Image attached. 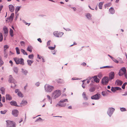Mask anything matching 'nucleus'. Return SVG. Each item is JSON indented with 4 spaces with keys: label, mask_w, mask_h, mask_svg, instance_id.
I'll list each match as a JSON object with an SVG mask.
<instances>
[{
    "label": "nucleus",
    "mask_w": 127,
    "mask_h": 127,
    "mask_svg": "<svg viewBox=\"0 0 127 127\" xmlns=\"http://www.w3.org/2000/svg\"><path fill=\"white\" fill-rule=\"evenodd\" d=\"M102 95L104 96L106 95V94L105 93V92L104 91H102Z\"/></svg>",
    "instance_id": "55"
},
{
    "label": "nucleus",
    "mask_w": 127,
    "mask_h": 127,
    "mask_svg": "<svg viewBox=\"0 0 127 127\" xmlns=\"http://www.w3.org/2000/svg\"><path fill=\"white\" fill-rule=\"evenodd\" d=\"M3 32H4V35L6 36L8 35V31L7 28L6 27H5L3 28Z\"/></svg>",
    "instance_id": "11"
},
{
    "label": "nucleus",
    "mask_w": 127,
    "mask_h": 127,
    "mask_svg": "<svg viewBox=\"0 0 127 127\" xmlns=\"http://www.w3.org/2000/svg\"><path fill=\"white\" fill-rule=\"evenodd\" d=\"M16 53L17 54H20V50L17 47H16L15 48Z\"/></svg>",
    "instance_id": "37"
},
{
    "label": "nucleus",
    "mask_w": 127,
    "mask_h": 127,
    "mask_svg": "<svg viewBox=\"0 0 127 127\" xmlns=\"http://www.w3.org/2000/svg\"><path fill=\"white\" fill-rule=\"evenodd\" d=\"M124 74V73H122V71H120V70L119 73L118 75L120 76H121L123 75Z\"/></svg>",
    "instance_id": "38"
},
{
    "label": "nucleus",
    "mask_w": 127,
    "mask_h": 127,
    "mask_svg": "<svg viewBox=\"0 0 127 127\" xmlns=\"http://www.w3.org/2000/svg\"><path fill=\"white\" fill-rule=\"evenodd\" d=\"M82 96L84 100H87L88 99V97L86 96L85 93V92L83 93L82 94Z\"/></svg>",
    "instance_id": "19"
},
{
    "label": "nucleus",
    "mask_w": 127,
    "mask_h": 127,
    "mask_svg": "<svg viewBox=\"0 0 127 127\" xmlns=\"http://www.w3.org/2000/svg\"><path fill=\"white\" fill-rule=\"evenodd\" d=\"M42 120V119H41L39 117L38 118V119H37L36 120V121H37L39 120V121H41Z\"/></svg>",
    "instance_id": "61"
},
{
    "label": "nucleus",
    "mask_w": 127,
    "mask_h": 127,
    "mask_svg": "<svg viewBox=\"0 0 127 127\" xmlns=\"http://www.w3.org/2000/svg\"><path fill=\"white\" fill-rule=\"evenodd\" d=\"M115 89L116 91L118 90H121L122 89L121 88L119 87H115Z\"/></svg>",
    "instance_id": "48"
},
{
    "label": "nucleus",
    "mask_w": 127,
    "mask_h": 127,
    "mask_svg": "<svg viewBox=\"0 0 127 127\" xmlns=\"http://www.w3.org/2000/svg\"><path fill=\"white\" fill-rule=\"evenodd\" d=\"M9 10L11 12H13L14 9V7L13 5L10 4L9 5Z\"/></svg>",
    "instance_id": "13"
},
{
    "label": "nucleus",
    "mask_w": 127,
    "mask_h": 127,
    "mask_svg": "<svg viewBox=\"0 0 127 127\" xmlns=\"http://www.w3.org/2000/svg\"><path fill=\"white\" fill-rule=\"evenodd\" d=\"M9 48V46L8 45H5L4 46V48H5V49H7Z\"/></svg>",
    "instance_id": "56"
},
{
    "label": "nucleus",
    "mask_w": 127,
    "mask_h": 127,
    "mask_svg": "<svg viewBox=\"0 0 127 127\" xmlns=\"http://www.w3.org/2000/svg\"><path fill=\"white\" fill-rule=\"evenodd\" d=\"M6 100H10L12 99V98L11 95L8 94H7L6 95Z\"/></svg>",
    "instance_id": "18"
},
{
    "label": "nucleus",
    "mask_w": 127,
    "mask_h": 127,
    "mask_svg": "<svg viewBox=\"0 0 127 127\" xmlns=\"http://www.w3.org/2000/svg\"><path fill=\"white\" fill-rule=\"evenodd\" d=\"M86 17L88 19H91V14L90 13H88L86 15Z\"/></svg>",
    "instance_id": "32"
},
{
    "label": "nucleus",
    "mask_w": 127,
    "mask_h": 127,
    "mask_svg": "<svg viewBox=\"0 0 127 127\" xmlns=\"http://www.w3.org/2000/svg\"><path fill=\"white\" fill-rule=\"evenodd\" d=\"M9 82L10 83H14V79L12 77V76L11 75L9 76Z\"/></svg>",
    "instance_id": "16"
},
{
    "label": "nucleus",
    "mask_w": 127,
    "mask_h": 127,
    "mask_svg": "<svg viewBox=\"0 0 127 127\" xmlns=\"http://www.w3.org/2000/svg\"><path fill=\"white\" fill-rule=\"evenodd\" d=\"M115 110V109L113 107L109 108L107 112V114L110 117H111Z\"/></svg>",
    "instance_id": "5"
},
{
    "label": "nucleus",
    "mask_w": 127,
    "mask_h": 127,
    "mask_svg": "<svg viewBox=\"0 0 127 127\" xmlns=\"http://www.w3.org/2000/svg\"><path fill=\"white\" fill-rule=\"evenodd\" d=\"M54 88L53 86L46 84L44 86L45 91L47 93H50L54 89Z\"/></svg>",
    "instance_id": "1"
},
{
    "label": "nucleus",
    "mask_w": 127,
    "mask_h": 127,
    "mask_svg": "<svg viewBox=\"0 0 127 127\" xmlns=\"http://www.w3.org/2000/svg\"><path fill=\"white\" fill-rule=\"evenodd\" d=\"M111 3H107L105 4V6L109 7L111 6Z\"/></svg>",
    "instance_id": "46"
},
{
    "label": "nucleus",
    "mask_w": 127,
    "mask_h": 127,
    "mask_svg": "<svg viewBox=\"0 0 127 127\" xmlns=\"http://www.w3.org/2000/svg\"><path fill=\"white\" fill-rule=\"evenodd\" d=\"M3 62L2 60L0 61V66H1L3 64Z\"/></svg>",
    "instance_id": "53"
},
{
    "label": "nucleus",
    "mask_w": 127,
    "mask_h": 127,
    "mask_svg": "<svg viewBox=\"0 0 127 127\" xmlns=\"http://www.w3.org/2000/svg\"><path fill=\"white\" fill-rule=\"evenodd\" d=\"M103 2H100L98 4V6L99 8L100 9H102V5L103 4Z\"/></svg>",
    "instance_id": "31"
},
{
    "label": "nucleus",
    "mask_w": 127,
    "mask_h": 127,
    "mask_svg": "<svg viewBox=\"0 0 127 127\" xmlns=\"http://www.w3.org/2000/svg\"><path fill=\"white\" fill-rule=\"evenodd\" d=\"M93 78H94V81L96 83H98L99 82V79L97 78L96 76H95L94 77H92Z\"/></svg>",
    "instance_id": "22"
},
{
    "label": "nucleus",
    "mask_w": 127,
    "mask_h": 127,
    "mask_svg": "<svg viewBox=\"0 0 127 127\" xmlns=\"http://www.w3.org/2000/svg\"><path fill=\"white\" fill-rule=\"evenodd\" d=\"M95 90V88L94 87H91L89 91L91 92H93Z\"/></svg>",
    "instance_id": "35"
},
{
    "label": "nucleus",
    "mask_w": 127,
    "mask_h": 127,
    "mask_svg": "<svg viewBox=\"0 0 127 127\" xmlns=\"http://www.w3.org/2000/svg\"><path fill=\"white\" fill-rule=\"evenodd\" d=\"M9 33L11 36L13 37L14 35L13 31L12 29H10L9 31Z\"/></svg>",
    "instance_id": "27"
},
{
    "label": "nucleus",
    "mask_w": 127,
    "mask_h": 127,
    "mask_svg": "<svg viewBox=\"0 0 127 127\" xmlns=\"http://www.w3.org/2000/svg\"><path fill=\"white\" fill-rule=\"evenodd\" d=\"M4 57L6 58H7V54L6 52H4Z\"/></svg>",
    "instance_id": "54"
},
{
    "label": "nucleus",
    "mask_w": 127,
    "mask_h": 127,
    "mask_svg": "<svg viewBox=\"0 0 127 127\" xmlns=\"http://www.w3.org/2000/svg\"><path fill=\"white\" fill-rule=\"evenodd\" d=\"M32 47L31 46L29 45L28 46L27 49V51H29L30 52H31L32 51Z\"/></svg>",
    "instance_id": "21"
},
{
    "label": "nucleus",
    "mask_w": 127,
    "mask_h": 127,
    "mask_svg": "<svg viewBox=\"0 0 127 127\" xmlns=\"http://www.w3.org/2000/svg\"><path fill=\"white\" fill-rule=\"evenodd\" d=\"M115 74L113 72H111L109 75V79L111 80L114 78Z\"/></svg>",
    "instance_id": "10"
},
{
    "label": "nucleus",
    "mask_w": 127,
    "mask_h": 127,
    "mask_svg": "<svg viewBox=\"0 0 127 127\" xmlns=\"http://www.w3.org/2000/svg\"><path fill=\"white\" fill-rule=\"evenodd\" d=\"M20 43L21 44V45L22 46H25V42L24 41H20Z\"/></svg>",
    "instance_id": "42"
},
{
    "label": "nucleus",
    "mask_w": 127,
    "mask_h": 127,
    "mask_svg": "<svg viewBox=\"0 0 127 127\" xmlns=\"http://www.w3.org/2000/svg\"><path fill=\"white\" fill-rule=\"evenodd\" d=\"M53 34L56 37H60L63 34V33L61 32L59 33L58 32L55 31L53 32Z\"/></svg>",
    "instance_id": "8"
},
{
    "label": "nucleus",
    "mask_w": 127,
    "mask_h": 127,
    "mask_svg": "<svg viewBox=\"0 0 127 127\" xmlns=\"http://www.w3.org/2000/svg\"><path fill=\"white\" fill-rule=\"evenodd\" d=\"M5 97H4L3 96L2 97V101L3 102H5Z\"/></svg>",
    "instance_id": "59"
},
{
    "label": "nucleus",
    "mask_w": 127,
    "mask_h": 127,
    "mask_svg": "<svg viewBox=\"0 0 127 127\" xmlns=\"http://www.w3.org/2000/svg\"><path fill=\"white\" fill-rule=\"evenodd\" d=\"M120 110L122 112L125 111H126V108L124 107L121 108Z\"/></svg>",
    "instance_id": "45"
},
{
    "label": "nucleus",
    "mask_w": 127,
    "mask_h": 127,
    "mask_svg": "<svg viewBox=\"0 0 127 127\" xmlns=\"http://www.w3.org/2000/svg\"><path fill=\"white\" fill-rule=\"evenodd\" d=\"M111 90L113 92H115L116 91L115 87H112Z\"/></svg>",
    "instance_id": "40"
},
{
    "label": "nucleus",
    "mask_w": 127,
    "mask_h": 127,
    "mask_svg": "<svg viewBox=\"0 0 127 127\" xmlns=\"http://www.w3.org/2000/svg\"><path fill=\"white\" fill-rule=\"evenodd\" d=\"M113 67L112 66H106L100 67V68L101 69L105 68H113Z\"/></svg>",
    "instance_id": "28"
},
{
    "label": "nucleus",
    "mask_w": 127,
    "mask_h": 127,
    "mask_svg": "<svg viewBox=\"0 0 127 127\" xmlns=\"http://www.w3.org/2000/svg\"><path fill=\"white\" fill-rule=\"evenodd\" d=\"M117 59L119 60L120 63H123V61L122 60V59L121 58L119 57Z\"/></svg>",
    "instance_id": "47"
},
{
    "label": "nucleus",
    "mask_w": 127,
    "mask_h": 127,
    "mask_svg": "<svg viewBox=\"0 0 127 127\" xmlns=\"http://www.w3.org/2000/svg\"><path fill=\"white\" fill-rule=\"evenodd\" d=\"M122 72H123L124 73L127 72V71L126 68L125 67H122L120 70Z\"/></svg>",
    "instance_id": "24"
},
{
    "label": "nucleus",
    "mask_w": 127,
    "mask_h": 127,
    "mask_svg": "<svg viewBox=\"0 0 127 127\" xmlns=\"http://www.w3.org/2000/svg\"><path fill=\"white\" fill-rule=\"evenodd\" d=\"M0 90L2 94H4L5 93V89L3 87H1L0 89Z\"/></svg>",
    "instance_id": "26"
},
{
    "label": "nucleus",
    "mask_w": 127,
    "mask_h": 127,
    "mask_svg": "<svg viewBox=\"0 0 127 127\" xmlns=\"http://www.w3.org/2000/svg\"><path fill=\"white\" fill-rule=\"evenodd\" d=\"M61 94V92L60 90H56L54 91L53 93L52 97L53 98L55 99L59 97Z\"/></svg>",
    "instance_id": "3"
},
{
    "label": "nucleus",
    "mask_w": 127,
    "mask_h": 127,
    "mask_svg": "<svg viewBox=\"0 0 127 127\" xmlns=\"http://www.w3.org/2000/svg\"><path fill=\"white\" fill-rule=\"evenodd\" d=\"M48 48L49 49L51 50H53L55 49V47H49Z\"/></svg>",
    "instance_id": "50"
},
{
    "label": "nucleus",
    "mask_w": 127,
    "mask_h": 127,
    "mask_svg": "<svg viewBox=\"0 0 127 127\" xmlns=\"http://www.w3.org/2000/svg\"><path fill=\"white\" fill-rule=\"evenodd\" d=\"M100 95L98 94H97L91 96V98L92 99L98 100L100 98Z\"/></svg>",
    "instance_id": "7"
},
{
    "label": "nucleus",
    "mask_w": 127,
    "mask_h": 127,
    "mask_svg": "<svg viewBox=\"0 0 127 127\" xmlns=\"http://www.w3.org/2000/svg\"><path fill=\"white\" fill-rule=\"evenodd\" d=\"M109 79L108 77H105L102 79L101 83L103 85L107 84L109 81Z\"/></svg>",
    "instance_id": "6"
},
{
    "label": "nucleus",
    "mask_w": 127,
    "mask_h": 127,
    "mask_svg": "<svg viewBox=\"0 0 127 127\" xmlns=\"http://www.w3.org/2000/svg\"><path fill=\"white\" fill-rule=\"evenodd\" d=\"M35 85L37 86H39V83L38 82H37L35 84Z\"/></svg>",
    "instance_id": "62"
},
{
    "label": "nucleus",
    "mask_w": 127,
    "mask_h": 127,
    "mask_svg": "<svg viewBox=\"0 0 127 127\" xmlns=\"http://www.w3.org/2000/svg\"><path fill=\"white\" fill-rule=\"evenodd\" d=\"M115 83L117 84V85L118 86H121L123 83V82L121 81L118 80L116 81Z\"/></svg>",
    "instance_id": "14"
},
{
    "label": "nucleus",
    "mask_w": 127,
    "mask_h": 127,
    "mask_svg": "<svg viewBox=\"0 0 127 127\" xmlns=\"http://www.w3.org/2000/svg\"><path fill=\"white\" fill-rule=\"evenodd\" d=\"M7 111V110H4L3 111H0V113L1 114H5Z\"/></svg>",
    "instance_id": "43"
},
{
    "label": "nucleus",
    "mask_w": 127,
    "mask_h": 127,
    "mask_svg": "<svg viewBox=\"0 0 127 127\" xmlns=\"http://www.w3.org/2000/svg\"><path fill=\"white\" fill-rule=\"evenodd\" d=\"M10 104L12 105L16 106H18L17 105L16 102L15 101H11L10 102Z\"/></svg>",
    "instance_id": "17"
},
{
    "label": "nucleus",
    "mask_w": 127,
    "mask_h": 127,
    "mask_svg": "<svg viewBox=\"0 0 127 127\" xmlns=\"http://www.w3.org/2000/svg\"><path fill=\"white\" fill-rule=\"evenodd\" d=\"M21 52L24 55H28L27 53L26 52L25 50L23 49H21Z\"/></svg>",
    "instance_id": "30"
},
{
    "label": "nucleus",
    "mask_w": 127,
    "mask_h": 127,
    "mask_svg": "<svg viewBox=\"0 0 127 127\" xmlns=\"http://www.w3.org/2000/svg\"><path fill=\"white\" fill-rule=\"evenodd\" d=\"M50 42H51V41L50 40H49L47 42V46H49L50 45Z\"/></svg>",
    "instance_id": "58"
},
{
    "label": "nucleus",
    "mask_w": 127,
    "mask_h": 127,
    "mask_svg": "<svg viewBox=\"0 0 127 127\" xmlns=\"http://www.w3.org/2000/svg\"><path fill=\"white\" fill-rule=\"evenodd\" d=\"M14 16V13H12L11 14V15L9 17L7 18V19H8L9 20H11L12 21L13 19V17Z\"/></svg>",
    "instance_id": "20"
},
{
    "label": "nucleus",
    "mask_w": 127,
    "mask_h": 127,
    "mask_svg": "<svg viewBox=\"0 0 127 127\" xmlns=\"http://www.w3.org/2000/svg\"><path fill=\"white\" fill-rule=\"evenodd\" d=\"M3 37L2 34L1 33H0V41L1 42L3 40Z\"/></svg>",
    "instance_id": "39"
},
{
    "label": "nucleus",
    "mask_w": 127,
    "mask_h": 127,
    "mask_svg": "<svg viewBox=\"0 0 127 127\" xmlns=\"http://www.w3.org/2000/svg\"><path fill=\"white\" fill-rule=\"evenodd\" d=\"M124 74L125 75V77L127 79V72L124 73Z\"/></svg>",
    "instance_id": "63"
},
{
    "label": "nucleus",
    "mask_w": 127,
    "mask_h": 127,
    "mask_svg": "<svg viewBox=\"0 0 127 127\" xmlns=\"http://www.w3.org/2000/svg\"><path fill=\"white\" fill-rule=\"evenodd\" d=\"M20 6H17V8H16V11H17V12H18L20 10Z\"/></svg>",
    "instance_id": "51"
},
{
    "label": "nucleus",
    "mask_w": 127,
    "mask_h": 127,
    "mask_svg": "<svg viewBox=\"0 0 127 127\" xmlns=\"http://www.w3.org/2000/svg\"><path fill=\"white\" fill-rule=\"evenodd\" d=\"M12 114L14 116L17 117L18 116L19 112L17 110L14 109L12 111Z\"/></svg>",
    "instance_id": "9"
},
{
    "label": "nucleus",
    "mask_w": 127,
    "mask_h": 127,
    "mask_svg": "<svg viewBox=\"0 0 127 127\" xmlns=\"http://www.w3.org/2000/svg\"><path fill=\"white\" fill-rule=\"evenodd\" d=\"M67 99H61L59 102H60L64 103L65 101H68Z\"/></svg>",
    "instance_id": "36"
},
{
    "label": "nucleus",
    "mask_w": 127,
    "mask_h": 127,
    "mask_svg": "<svg viewBox=\"0 0 127 127\" xmlns=\"http://www.w3.org/2000/svg\"><path fill=\"white\" fill-rule=\"evenodd\" d=\"M17 94L18 96L20 97H22L23 96V95L20 91L18 92Z\"/></svg>",
    "instance_id": "33"
},
{
    "label": "nucleus",
    "mask_w": 127,
    "mask_h": 127,
    "mask_svg": "<svg viewBox=\"0 0 127 127\" xmlns=\"http://www.w3.org/2000/svg\"><path fill=\"white\" fill-rule=\"evenodd\" d=\"M27 62L29 66H31L33 62V61L31 60H28Z\"/></svg>",
    "instance_id": "29"
},
{
    "label": "nucleus",
    "mask_w": 127,
    "mask_h": 127,
    "mask_svg": "<svg viewBox=\"0 0 127 127\" xmlns=\"http://www.w3.org/2000/svg\"><path fill=\"white\" fill-rule=\"evenodd\" d=\"M127 84V82L123 84L122 87L123 89H125V86Z\"/></svg>",
    "instance_id": "44"
},
{
    "label": "nucleus",
    "mask_w": 127,
    "mask_h": 127,
    "mask_svg": "<svg viewBox=\"0 0 127 127\" xmlns=\"http://www.w3.org/2000/svg\"><path fill=\"white\" fill-rule=\"evenodd\" d=\"M14 60L17 64H20L22 65H24V60L22 58H14Z\"/></svg>",
    "instance_id": "2"
},
{
    "label": "nucleus",
    "mask_w": 127,
    "mask_h": 127,
    "mask_svg": "<svg viewBox=\"0 0 127 127\" xmlns=\"http://www.w3.org/2000/svg\"><path fill=\"white\" fill-rule=\"evenodd\" d=\"M109 11L111 14H113L115 13V11L112 7H111L109 10Z\"/></svg>",
    "instance_id": "23"
},
{
    "label": "nucleus",
    "mask_w": 127,
    "mask_h": 127,
    "mask_svg": "<svg viewBox=\"0 0 127 127\" xmlns=\"http://www.w3.org/2000/svg\"><path fill=\"white\" fill-rule=\"evenodd\" d=\"M61 103L59 102V103L56 105V106L57 107H64L66 105L65 103Z\"/></svg>",
    "instance_id": "12"
},
{
    "label": "nucleus",
    "mask_w": 127,
    "mask_h": 127,
    "mask_svg": "<svg viewBox=\"0 0 127 127\" xmlns=\"http://www.w3.org/2000/svg\"><path fill=\"white\" fill-rule=\"evenodd\" d=\"M13 70L14 72L16 74H17L18 71V67H15L13 68Z\"/></svg>",
    "instance_id": "25"
},
{
    "label": "nucleus",
    "mask_w": 127,
    "mask_h": 127,
    "mask_svg": "<svg viewBox=\"0 0 127 127\" xmlns=\"http://www.w3.org/2000/svg\"><path fill=\"white\" fill-rule=\"evenodd\" d=\"M21 72L25 76L27 75V74L28 73V71L26 70L23 68L21 69Z\"/></svg>",
    "instance_id": "15"
},
{
    "label": "nucleus",
    "mask_w": 127,
    "mask_h": 127,
    "mask_svg": "<svg viewBox=\"0 0 127 127\" xmlns=\"http://www.w3.org/2000/svg\"><path fill=\"white\" fill-rule=\"evenodd\" d=\"M33 57L34 56L33 54L30 55L28 56L29 58L31 59H33Z\"/></svg>",
    "instance_id": "41"
},
{
    "label": "nucleus",
    "mask_w": 127,
    "mask_h": 127,
    "mask_svg": "<svg viewBox=\"0 0 127 127\" xmlns=\"http://www.w3.org/2000/svg\"><path fill=\"white\" fill-rule=\"evenodd\" d=\"M19 90L18 89H16L15 90V92L16 93H18V92H19L20 91H19Z\"/></svg>",
    "instance_id": "60"
},
{
    "label": "nucleus",
    "mask_w": 127,
    "mask_h": 127,
    "mask_svg": "<svg viewBox=\"0 0 127 127\" xmlns=\"http://www.w3.org/2000/svg\"><path fill=\"white\" fill-rule=\"evenodd\" d=\"M47 98L49 100H52L51 98L50 97L49 95H47Z\"/></svg>",
    "instance_id": "57"
},
{
    "label": "nucleus",
    "mask_w": 127,
    "mask_h": 127,
    "mask_svg": "<svg viewBox=\"0 0 127 127\" xmlns=\"http://www.w3.org/2000/svg\"><path fill=\"white\" fill-rule=\"evenodd\" d=\"M83 104L84 105V106H85L87 105H89L88 103L87 102H85L83 103Z\"/></svg>",
    "instance_id": "52"
},
{
    "label": "nucleus",
    "mask_w": 127,
    "mask_h": 127,
    "mask_svg": "<svg viewBox=\"0 0 127 127\" xmlns=\"http://www.w3.org/2000/svg\"><path fill=\"white\" fill-rule=\"evenodd\" d=\"M27 103V102L26 100H22L21 103V104H23L24 105H26Z\"/></svg>",
    "instance_id": "34"
},
{
    "label": "nucleus",
    "mask_w": 127,
    "mask_h": 127,
    "mask_svg": "<svg viewBox=\"0 0 127 127\" xmlns=\"http://www.w3.org/2000/svg\"><path fill=\"white\" fill-rule=\"evenodd\" d=\"M7 123V127H15L16 124L13 122L9 120L6 121Z\"/></svg>",
    "instance_id": "4"
},
{
    "label": "nucleus",
    "mask_w": 127,
    "mask_h": 127,
    "mask_svg": "<svg viewBox=\"0 0 127 127\" xmlns=\"http://www.w3.org/2000/svg\"><path fill=\"white\" fill-rule=\"evenodd\" d=\"M37 40L38 41L40 42V43L42 42V41L41 40V39L40 38H38L37 39Z\"/></svg>",
    "instance_id": "64"
},
{
    "label": "nucleus",
    "mask_w": 127,
    "mask_h": 127,
    "mask_svg": "<svg viewBox=\"0 0 127 127\" xmlns=\"http://www.w3.org/2000/svg\"><path fill=\"white\" fill-rule=\"evenodd\" d=\"M113 61L115 63H119V61L117 60L116 59H115V58H114L113 59Z\"/></svg>",
    "instance_id": "49"
}]
</instances>
